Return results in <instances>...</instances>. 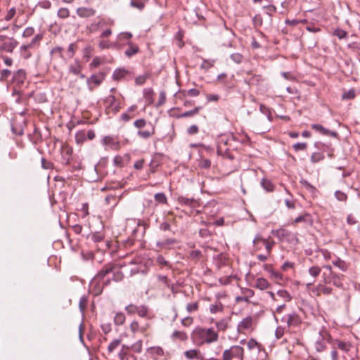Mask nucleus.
<instances>
[{
    "label": "nucleus",
    "instance_id": "8",
    "mask_svg": "<svg viewBox=\"0 0 360 360\" xmlns=\"http://www.w3.org/2000/svg\"><path fill=\"white\" fill-rule=\"evenodd\" d=\"M105 74L103 72H99L98 74L92 75L90 77L87 79V84L89 86L90 89L93 87L91 86V84H94L95 86L100 85L102 82L104 80Z\"/></svg>",
    "mask_w": 360,
    "mask_h": 360
},
{
    "label": "nucleus",
    "instance_id": "52",
    "mask_svg": "<svg viewBox=\"0 0 360 360\" xmlns=\"http://www.w3.org/2000/svg\"><path fill=\"white\" fill-rule=\"evenodd\" d=\"M333 265L336 266L337 267H338L340 269H341L343 271H345L347 269V266L346 264L345 263V262L340 260V259H338L336 261H333Z\"/></svg>",
    "mask_w": 360,
    "mask_h": 360
},
{
    "label": "nucleus",
    "instance_id": "47",
    "mask_svg": "<svg viewBox=\"0 0 360 360\" xmlns=\"http://www.w3.org/2000/svg\"><path fill=\"white\" fill-rule=\"evenodd\" d=\"M130 6L139 9V11H142L145 7V4L139 0H131Z\"/></svg>",
    "mask_w": 360,
    "mask_h": 360
},
{
    "label": "nucleus",
    "instance_id": "18",
    "mask_svg": "<svg viewBox=\"0 0 360 360\" xmlns=\"http://www.w3.org/2000/svg\"><path fill=\"white\" fill-rule=\"evenodd\" d=\"M260 185L264 190L266 192H273L275 189V186L270 179L263 178L261 180Z\"/></svg>",
    "mask_w": 360,
    "mask_h": 360
},
{
    "label": "nucleus",
    "instance_id": "26",
    "mask_svg": "<svg viewBox=\"0 0 360 360\" xmlns=\"http://www.w3.org/2000/svg\"><path fill=\"white\" fill-rule=\"evenodd\" d=\"M261 80L262 76L259 75H252L245 79V82L249 85H257Z\"/></svg>",
    "mask_w": 360,
    "mask_h": 360
},
{
    "label": "nucleus",
    "instance_id": "19",
    "mask_svg": "<svg viewBox=\"0 0 360 360\" xmlns=\"http://www.w3.org/2000/svg\"><path fill=\"white\" fill-rule=\"evenodd\" d=\"M173 340H180L182 342L188 340V335L186 332L180 330H174L171 335Z\"/></svg>",
    "mask_w": 360,
    "mask_h": 360
},
{
    "label": "nucleus",
    "instance_id": "60",
    "mask_svg": "<svg viewBox=\"0 0 360 360\" xmlns=\"http://www.w3.org/2000/svg\"><path fill=\"white\" fill-rule=\"evenodd\" d=\"M101 59L99 57L96 56L94 58L92 62L89 64V68L93 70L98 68L101 64Z\"/></svg>",
    "mask_w": 360,
    "mask_h": 360
},
{
    "label": "nucleus",
    "instance_id": "40",
    "mask_svg": "<svg viewBox=\"0 0 360 360\" xmlns=\"http://www.w3.org/2000/svg\"><path fill=\"white\" fill-rule=\"evenodd\" d=\"M218 330L225 331L228 328V321L225 319L220 320L216 323Z\"/></svg>",
    "mask_w": 360,
    "mask_h": 360
},
{
    "label": "nucleus",
    "instance_id": "17",
    "mask_svg": "<svg viewBox=\"0 0 360 360\" xmlns=\"http://www.w3.org/2000/svg\"><path fill=\"white\" fill-rule=\"evenodd\" d=\"M18 42L16 40L11 39V41L9 42H4L0 46V51H6L9 53H12L13 49L16 47Z\"/></svg>",
    "mask_w": 360,
    "mask_h": 360
},
{
    "label": "nucleus",
    "instance_id": "62",
    "mask_svg": "<svg viewBox=\"0 0 360 360\" xmlns=\"http://www.w3.org/2000/svg\"><path fill=\"white\" fill-rule=\"evenodd\" d=\"M146 120L144 119H139L134 122V126L138 129H143L146 126Z\"/></svg>",
    "mask_w": 360,
    "mask_h": 360
},
{
    "label": "nucleus",
    "instance_id": "48",
    "mask_svg": "<svg viewBox=\"0 0 360 360\" xmlns=\"http://www.w3.org/2000/svg\"><path fill=\"white\" fill-rule=\"evenodd\" d=\"M321 269L318 266H313L309 268V274L314 278H316L321 273Z\"/></svg>",
    "mask_w": 360,
    "mask_h": 360
},
{
    "label": "nucleus",
    "instance_id": "16",
    "mask_svg": "<svg viewBox=\"0 0 360 360\" xmlns=\"http://www.w3.org/2000/svg\"><path fill=\"white\" fill-rule=\"evenodd\" d=\"M177 201L181 205H186L190 207H195V205L198 204V202L195 199L193 198H188L184 196H179Z\"/></svg>",
    "mask_w": 360,
    "mask_h": 360
},
{
    "label": "nucleus",
    "instance_id": "27",
    "mask_svg": "<svg viewBox=\"0 0 360 360\" xmlns=\"http://www.w3.org/2000/svg\"><path fill=\"white\" fill-rule=\"evenodd\" d=\"M315 349L317 352H321L324 351L327 346H326V341L325 340V338L322 337L321 340H318L315 342Z\"/></svg>",
    "mask_w": 360,
    "mask_h": 360
},
{
    "label": "nucleus",
    "instance_id": "6",
    "mask_svg": "<svg viewBox=\"0 0 360 360\" xmlns=\"http://www.w3.org/2000/svg\"><path fill=\"white\" fill-rule=\"evenodd\" d=\"M177 243L178 240L176 239L167 238L157 241L156 247L161 250H168L172 248Z\"/></svg>",
    "mask_w": 360,
    "mask_h": 360
},
{
    "label": "nucleus",
    "instance_id": "54",
    "mask_svg": "<svg viewBox=\"0 0 360 360\" xmlns=\"http://www.w3.org/2000/svg\"><path fill=\"white\" fill-rule=\"evenodd\" d=\"M11 75V71L8 69H4L0 73V81H6Z\"/></svg>",
    "mask_w": 360,
    "mask_h": 360
},
{
    "label": "nucleus",
    "instance_id": "13",
    "mask_svg": "<svg viewBox=\"0 0 360 360\" xmlns=\"http://www.w3.org/2000/svg\"><path fill=\"white\" fill-rule=\"evenodd\" d=\"M127 44L129 47L124 51V55L127 57L131 58L139 52V47L137 44H135L131 41H128Z\"/></svg>",
    "mask_w": 360,
    "mask_h": 360
},
{
    "label": "nucleus",
    "instance_id": "10",
    "mask_svg": "<svg viewBox=\"0 0 360 360\" xmlns=\"http://www.w3.org/2000/svg\"><path fill=\"white\" fill-rule=\"evenodd\" d=\"M272 234L281 241H283L285 240H288V238L292 235V233L285 229L281 228L277 230H273Z\"/></svg>",
    "mask_w": 360,
    "mask_h": 360
},
{
    "label": "nucleus",
    "instance_id": "22",
    "mask_svg": "<svg viewBox=\"0 0 360 360\" xmlns=\"http://www.w3.org/2000/svg\"><path fill=\"white\" fill-rule=\"evenodd\" d=\"M202 257V253L199 250H191L188 255V259L194 262H198Z\"/></svg>",
    "mask_w": 360,
    "mask_h": 360
},
{
    "label": "nucleus",
    "instance_id": "49",
    "mask_svg": "<svg viewBox=\"0 0 360 360\" xmlns=\"http://www.w3.org/2000/svg\"><path fill=\"white\" fill-rule=\"evenodd\" d=\"M333 35L337 37L339 39H342L347 37V32L344 30L338 28L334 30Z\"/></svg>",
    "mask_w": 360,
    "mask_h": 360
},
{
    "label": "nucleus",
    "instance_id": "23",
    "mask_svg": "<svg viewBox=\"0 0 360 360\" xmlns=\"http://www.w3.org/2000/svg\"><path fill=\"white\" fill-rule=\"evenodd\" d=\"M155 133V127L153 126L151 130H139L137 132V135L144 139H147L154 135Z\"/></svg>",
    "mask_w": 360,
    "mask_h": 360
},
{
    "label": "nucleus",
    "instance_id": "33",
    "mask_svg": "<svg viewBox=\"0 0 360 360\" xmlns=\"http://www.w3.org/2000/svg\"><path fill=\"white\" fill-rule=\"evenodd\" d=\"M86 132L83 130L79 131L75 134V141L78 144L83 143L86 140Z\"/></svg>",
    "mask_w": 360,
    "mask_h": 360
},
{
    "label": "nucleus",
    "instance_id": "11",
    "mask_svg": "<svg viewBox=\"0 0 360 360\" xmlns=\"http://www.w3.org/2000/svg\"><path fill=\"white\" fill-rule=\"evenodd\" d=\"M26 79V72L24 70L20 69L17 70L13 77V82L16 83L17 85H20L24 83L25 79Z\"/></svg>",
    "mask_w": 360,
    "mask_h": 360
},
{
    "label": "nucleus",
    "instance_id": "29",
    "mask_svg": "<svg viewBox=\"0 0 360 360\" xmlns=\"http://www.w3.org/2000/svg\"><path fill=\"white\" fill-rule=\"evenodd\" d=\"M356 96V91L354 89H350L348 91L344 90L341 98L342 100H352Z\"/></svg>",
    "mask_w": 360,
    "mask_h": 360
},
{
    "label": "nucleus",
    "instance_id": "2",
    "mask_svg": "<svg viewBox=\"0 0 360 360\" xmlns=\"http://www.w3.org/2000/svg\"><path fill=\"white\" fill-rule=\"evenodd\" d=\"M191 338L193 342L202 346L204 344H211L218 340V333L212 328H196L191 333Z\"/></svg>",
    "mask_w": 360,
    "mask_h": 360
},
{
    "label": "nucleus",
    "instance_id": "12",
    "mask_svg": "<svg viewBox=\"0 0 360 360\" xmlns=\"http://www.w3.org/2000/svg\"><path fill=\"white\" fill-rule=\"evenodd\" d=\"M129 73H130V72L124 68H117L113 72L112 79L116 81H120V80L124 79Z\"/></svg>",
    "mask_w": 360,
    "mask_h": 360
},
{
    "label": "nucleus",
    "instance_id": "43",
    "mask_svg": "<svg viewBox=\"0 0 360 360\" xmlns=\"http://www.w3.org/2000/svg\"><path fill=\"white\" fill-rule=\"evenodd\" d=\"M277 295L284 299L286 302H290L292 300V296L290 293L285 290H279L277 292Z\"/></svg>",
    "mask_w": 360,
    "mask_h": 360
},
{
    "label": "nucleus",
    "instance_id": "32",
    "mask_svg": "<svg viewBox=\"0 0 360 360\" xmlns=\"http://www.w3.org/2000/svg\"><path fill=\"white\" fill-rule=\"evenodd\" d=\"M215 63V60L214 59H202V63L200 65V68L202 70H207L210 68L213 67Z\"/></svg>",
    "mask_w": 360,
    "mask_h": 360
},
{
    "label": "nucleus",
    "instance_id": "24",
    "mask_svg": "<svg viewBox=\"0 0 360 360\" xmlns=\"http://www.w3.org/2000/svg\"><path fill=\"white\" fill-rule=\"evenodd\" d=\"M82 66L78 60H76L74 65L69 66V72L75 75H79L82 71Z\"/></svg>",
    "mask_w": 360,
    "mask_h": 360
},
{
    "label": "nucleus",
    "instance_id": "50",
    "mask_svg": "<svg viewBox=\"0 0 360 360\" xmlns=\"http://www.w3.org/2000/svg\"><path fill=\"white\" fill-rule=\"evenodd\" d=\"M98 46L101 49H110L115 47V44L111 43L108 41H101L98 44Z\"/></svg>",
    "mask_w": 360,
    "mask_h": 360
},
{
    "label": "nucleus",
    "instance_id": "30",
    "mask_svg": "<svg viewBox=\"0 0 360 360\" xmlns=\"http://www.w3.org/2000/svg\"><path fill=\"white\" fill-rule=\"evenodd\" d=\"M201 109H202V107L197 106V107L194 108L193 109H192L191 110L184 112V113L180 115L179 116V117H187L194 116L195 115L198 114V112H200V110Z\"/></svg>",
    "mask_w": 360,
    "mask_h": 360
},
{
    "label": "nucleus",
    "instance_id": "38",
    "mask_svg": "<svg viewBox=\"0 0 360 360\" xmlns=\"http://www.w3.org/2000/svg\"><path fill=\"white\" fill-rule=\"evenodd\" d=\"M148 313V307L146 305H139L137 310V314L142 318L146 317Z\"/></svg>",
    "mask_w": 360,
    "mask_h": 360
},
{
    "label": "nucleus",
    "instance_id": "9",
    "mask_svg": "<svg viewBox=\"0 0 360 360\" xmlns=\"http://www.w3.org/2000/svg\"><path fill=\"white\" fill-rule=\"evenodd\" d=\"M311 127L313 129L316 130V131H319V133H321L323 135L330 136L335 137V138L338 137V132L333 131H330V130L324 128L322 125H321L319 124H313L311 125Z\"/></svg>",
    "mask_w": 360,
    "mask_h": 360
},
{
    "label": "nucleus",
    "instance_id": "34",
    "mask_svg": "<svg viewBox=\"0 0 360 360\" xmlns=\"http://www.w3.org/2000/svg\"><path fill=\"white\" fill-rule=\"evenodd\" d=\"M324 155L321 152L313 153L311 155L310 160L312 163H317L324 159Z\"/></svg>",
    "mask_w": 360,
    "mask_h": 360
},
{
    "label": "nucleus",
    "instance_id": "3",
    "mask_svg": "<svg viewBox=\"0 0 360 360\" xmlns=\"http://www.w3.org/2000/svg\"><path fill=\"white\" fill-rule=\"evenodd\" d=\"M244 349L239 345H233L224 351L222 360H243Z\"/></svg>",
    "mask_w": 360,
    "mask_h": 360
},
{
    "label": "nucleus",
    "instance_id": "55",
    "mask_svg": "<svg viewBox=\"0 0 360 360\" xmlns=\"http://www.w3.org/2000/svg\"><path fill=\"white\" fill-rule=\"evenodd\" d=\"M301 184L308 191H309L311 193H314L316 191V188L310 184L307 180L302 179L300 181Z\"/></svg>",
    "mask_w": 360,
    "mask_h": 360
},
{
    "label": "nucleus",
    "instance_id": "41",
    "mask_svg": "<svg viewBox=\"0 0 360 360\" xmlns=\"http://www.w3.org/2000/svg\"><path fill=\"white\" fill-rule=\"evenodd\" d=\"M120 339H115L112 340L108 347V351L109 353L112 352L116 348H117L121 344Z\"/></svg>",
    "mask_w": 360,
    "mask_h": 360
},
{
    "label": "nucleus",
    "instance_id": "7",
    "mask_svg": "<svg viewBox=\"0 0 360 360\" xmlns=\"http://www.w3.org/2000/svg\"><path fill=\"white\" fill-rule=\"evenodd\" d=\"M285 321L288 328L298 326L301 321L300 316L295 312L289 314L287 317H283L282 321Z\"/></svg>",
    "mask_w": 360,
    "mask_h": 360
},
{
    "label": "nucleus",
    "instance_id": "21",
    "mask_svg": "<svg viewBox=\"0 0 360 360\" xmlns=\"http://www.w3.org/2000/svg\"><path fill=\"white\" fill-rule=\"evenodd\" d=\"M269 287H270V284L267 281L266 279H265L264 278H258L256 280L255 288H257L261 290H264L268 289Z\"/></svg>",
    "mask_w": 360,
    "mask_h": 360
},
{
    "label": "nucleus",
    "instance_id": "63",
    "mask_svg": "<svg viewBox=\"0 0 360 360\" xmlns=\"http://www.w3.org/2000/svg\"><path fill=\"white\" fill-rule=\"evenodd\" d=\"M247 346L250 350L255 349V347H259L260 345L253 338L249 340L247 342Z\"/></svg>",
    "mask_w": 360,
    "mask_h": 360
},
{
    "label": "nucleus",
    "instance_id": "37",
    "mask_svg": "<svg viewBox=\"0 0 360 360\" xmlns=\"http://www.w3.org/2000/svg\"><path fill=\"white\" fill-rule=\"evenodd\" d=\"M138 307V305L129 304L125 307L124 309L128 315L131 316L137 313Z\"/></svg>",
    "mask_w": 360,
    "mask_h": 360
},
{
    "label": "nucleus",
    "instance_id": "39",
    "mask_svg": "<svg viewBox=\"0 0 360 360\" xmlns=\"http://www.w3.org/2000/svg\"><path fill=\"white\" fill-rule=\"evenodd\" d=\"M224 309L223 304L219 302L215 304H211L210 306V311L212 314H215L218 311H222Z\"/></svg>",
    "mask_w": 360,
    "mask_h": 360
},
{
    "label": "nucleus",
    "instance_id": "56",
    "mask_svg": "<svg viewBox=\"0 0 360 360\" xmlns=\"http://www.w3.org/2000/svg\"><path fill=\"white\" fill-rule=\"evenodd\" d=\"M301 184L308 191H309L311 193H314L316 191V188L310 184L307 180L302 179L300 181Z\"/></svg>",
    "mask_w": 360,
    "mask_h": 360
},
{
    "label": "nucleus",
    "instance_id": "36",
    "mask_svg": "<svg viewBox=\"0 0 360 360\" xmlns=\"http://www.w3.org/2000/svg\"><path fill=\"white\" fill-rule=\"evenodd\" d=\"M57 15L61 19L68 18L70 16V11L68 8H60L58 11Z\"/></svg>",
    "mask_w": 360,
    "mask_h": 360
},
{
    "label": "nucleus",
    "instance_id": "57",
    "mask_svg": "<svg viewBox=\"0 0 360 360\" xmlns=\"http://www.w3.org/2000/svg\"><path fill=\"white\" fill-rule=\"evenodd\" d=\"M88 299L86 296H82L79 299V307L81 311H84L86 307Z\"/></svg>",
    "mask_w": 360,
    "mask_h": 360
},
{
    "label": "nucleus",
    "instance_id": "31",
    "mask_svg": "<svg viewBox=\"0 0 360 360\" xmlns=\"http://www.w3.org/2000/svg\"><path fill=\"white\" fill-rule=\"evenodd\" d=\"M126 317L124 313L117 312L114 317V323L117 326L122 325L125 321Z\"/></svg>",
    "mask_w": 360,
    "mask_h": 360
},
{
    "label": "nucleus",
    "instance_id": "61",
    "mask_svg": "<svg viewBox=\"0 0 360 360\" xmlns=\"http://www.w3.org/2000/svg\"><path fill=\"white\" fill-rule=\"evenodd\" d=\"M41 167L44 169H51L53 168V164L51 162L47 161L44 158H41Z\"/></svg>",
    "mask_w": 360,
    "mask_h": 360
},
{
    "label": "nucleus",
    "instance_id": "46",
    "mask_svg": "<svg viewBox=\"0 0 360 360\" xmlns=\"http://www.w3.org/2000/svg\"><path fill=\"white\" fill-rule=\"evenodd\" d=\"M198 166L200 168L209 169L211 167V161L208 159L201 158L199 160Z\"/></svg>",
    "mask_w": 360,
    "mask_h": 360
},
{
    "label": "nucleus",
    "instance_id": "53",
    "mask_svg": "<svg viewBox=\"0 0 360 360\" xmlns=\"http://www.w3.org/2000/svg\"><path fill=\"white\" fill-rule=\"evenodd\" d=\"M181 93L183 94L184 96H186V94L191 97H195L200 94L199 90H198L196 89H191L188 90L187 91L184 90V91H182Z\"/></svg>",
    "mask_w": 360,
    "mask_h": 360
},
{
    "label": "nucleus",
    "instance_id": "51",
    "mask_svg": "<svg viewBox=\"0 0 360 360\" xmlns=\"http://www.w3.org/2000/svg\"><path fill=\"white\" fill-rule=\"evenodd\" d=\"M230 57L237 64H240L243 60V56L239 53H232Z\"/></svg>",
    "mask_w": 360,
    "mask_h": 360
},
{
    "label": "nucleus",
    "instance_id": "35",
    "mask_svg": "<svg viewBox=\"0 0 360 360\" xmlns=\"http://www.w3.org/2000/svg\"><path fill=\"white\" fill-rule=\"evenodd\" d=\"M155 200L161 204H167V198L164 193H158L154 196Z\"/></svg>",
    "mask_w": 360,
    "mask_h": 360
},
{
    "label": "nucleus",
    "instance_id": "59",
    "mask_svg": "<svg viewBox=\"0 0 360 360\" xmlns=\"http://www.w3.org/2000/svg\"><path fill=\"white\" fill-rule=\"evenodd\" d=\"M259 110L262 113L266 115L268 117V119L270 120L271 117V113L270 109L266 107L264 104H260L259 105Z\"/></svg>",
    "mask_w": 360,
    "mask_h": 360
},
{
    "label": "nucleus",
    "instance_id": "14",
    "mask_svg": "<svg viewBox=\"0 0 360 360\" xmlns=\"http://www.w3.org/2000/svg\"><path fill=\"white\" fill-rule=\"evenodd\" d=\"M253 319L252 317L248 316L244 318L240 323L238 325V330L240 332V330H247L252 327Z\"/></svg>",
    "mask_w": 360,
    "mask_h": 360
},
{
    "label": "nucleus",
    "instance_id": "1",
    "mask_svg": "<svg viewBox=\"0 0 360 360\" xmlns=\"http://www.w3.org/2000/svg\"><path fill=\"white\" fill-rule=\"evenodd\" d=\"M121 264L112 262L105 264L92 280V284L96 283L98 291L101 292L105 286L110 285L111 281L120 282L124 278V274L121 271Z\"/></svg>",
    "mask_w": 360,
    "mask_h": 360
},
{
    "label": "nucleus",
    "instance_id": "28",
    "mask_svg": "<svg viewBox=\"0 0 360 360\" xmlns=\"http://www.w3.org/2000/svg\"><path fill=\"white\" fill-rule=\"evenodd\" d=\"M200 353L199 349H193L186 351L184 356L188 359H198Z\"/></svg>",
    "mask_w": 360,
    "mask_h": 360
},
{
    "label": "nucleus",
    "instance_id": "20",
    "mask_svg": "<svg viewBox=\"0 0 360 360\" xmlns=\"http://www.w3.org/2000/svg\"><path fill=\"white\" fill-rule=\"evenodd\" d=\"M87 238H89L94 243H99L104 242V235L101 232H94L91 236L88 235Z\"/></svg>",
    "mask_w": 360,
    "mask_h": 360
},
{
    "label": "nucleus",
    "instance_id": "58",
    "mask_svg": "<svg viewBox=\"0 0 360 360\" xmlns=\"http://www.w3.org/2000/svg\"><path fill=\"white\" fill-rule=\"evenodd\" d=\"M77 49V44L75 43H72L68 46V56L70 58H72L75 54V51Z\"/></svg>",
    "mask_w": 360,
    "mask_h": 360
},
{
    "label": "nucleus",
    "instance_id": "42",
    "mask_svg": "<svg viewBox=\"0 0 360 360\" xmlns=\"http://www.w3.org/2000/svg\"><path fill=\"white\" fill-rule=\"evenodd\" d=\"M310 217L311 216L309 213H305L303 215H300V216L296 217L292 224H298L300 222H307L309 219Z\"/></svg>",
    "mask_w": 360,
    "mask_h": 360
},
{
    "label": "nucleus",
    "instance_id": "64",
    "mask_svg": "<svg viewBox=\"0 0 360 360\" xmlns=\"http://www.w3.org/2000/svg\"><path fill=\"white\" fill-rule=\"evenodd\" d=\"M241 292L248 300L249 298L253 297L255 295L254 291L250 288H242Z\"/></svg>",
    "mask_w": 360,
    "mask_h": 360
},
{
    "label": "nucleus",
    "instance_id": "45",
    "mask_svg": "<svg viewBox=\"0 0 360 360\" xmlns=\"http://www.w3.org/2000/svg\"><path fill=\"white\" fill-rule=\"evenodd\" d=\"M335 197L338 201L346 202L347 200V195L340 191L335 192Z\"/></svg>",
    "mask_w": 360,
    "mask_h": 360
},
{
    "label": "nucleus",
    "instance_id": "25",
    "mask_svg": "<svg viewBox=\"0 0 360 360\" xmlns=\"http://www.w3.org/2000/svg\"><path fill=\"white\" fill-rule=\"evenodd\" d=\"M330 276L332 279L333 284L335 285L338 288L342 287V275H338L333 271H331L330 274Z\"/></svg>",
    "mask_w": 360,
    "mask_h": 360
},
{
    "label": "nucleus",
    "instance_id": "44",
    "mask_svg": "<svg viewBox=\"0 0 360 360\" xmlns=\"http://www.w3.org/2000/svg\"><path fill=\"white\" fill-rule=\"evenodd\" d=\"M149 74H145L143 75H139L135 78V84L136 85H142L143 84L146 80L149 78Z\"/></svg>",
    "mask_w": 360,
    "mask_h": 360
},
{
    "label": "nucleus",
    "instance_id": "5",
    "mask_svg": "<svg viewBox=\"0 0 360 360\" xmlns=\"http://www.w3.org/2000/svg\"><path fill=\"white\" fill-rule=\"evenodd\" d=\"M328 340L327 342L333 345H337V347L344 351L348 352L350 349L351 345L349 342H343L338 339H333L330 335L327 334Z\"/></svg>",
    "mask_w": 360,
    "mask_h": 360
},
{
    "label": "nucleus",
    "instance_id": "4",
    "mask_svg": "<svg viewBox=\"0 0 360 360\" xmlns=\"http://www.w3.org/2000/svg\"><path fill=\"white\" fill-rule=\"evenodd\" d=\"M96 11L91 7H79L76 9L77 15L82 18H88L96 15Z\"/></svg>",
    "mask_w": 360,
    "mask_h": 360
},
{
    "label": "nucleus",
    "instance_id": "15",
    "mask_svg": "<svg viewBox=\"0 0 360 360\" xmlns=\"http://www.w3.org/2000/svg\"><path fill=\"white\" fill-rule=\"evenodd\" d=\"M103 144L105 146H109L111 148L116 150L120 147V143L117 141H115V139L110 136H105L102 140Z\"/></svg>",
    "mask_w": 360,
    "mask_h": 360
}]
</instances>
